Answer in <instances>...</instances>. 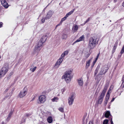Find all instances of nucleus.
Wrapping results in <instances>:
<instances>
[{"label":"nucleus","instance_id":"49","mask_svg":"<svg viewBox=\"0 0 124 124\" xmlns=\"http://www.w3.org/2000/svg\"><path fill=\"white\" fill-rule=\"evenodd\" d=\"M8 90V88H7L5 91V92H7V91Z\"/></svg>","mask_w":124,"mask_h":124},{"label":"nucleus","instance_id":"40","mask_svg":"<svg viewBox=\"0 0 124 124\" xmlns=\"http://www.w3.org/2000/svg\"><path fill=\"white\" fill-rule=\"evenodd\" d=\"M45 18H42L41 20V21L42 23H44L45 22Z\"/></svg>","mask_w":124,"mask_h":124},{"label":"nucleus","instance_id":"54","mask_svg":"<svg viewBox=\"0 0 124 124\" xmlns=\"http://www.w3.org/2000/svg\"><path fill=\"white\" fill-rule=\"evenodd\" d=\"M8 79L10 78L9 77H7Z\"/></svg>","mask_w":124,"mask_h":124},{"label":"nucleus","instance_id":"22","mask_svg":"<svg viewBox=\"0 0 124 124\" xmlns=\"http://www.w3.org/2000/svg\"><path fill=\"white\" fill-rule=\"evenodd\" d=\"M47 121L49 123H51L53 121V119L52 117L51 116H49L47 118Z\"/></svg>","mask_w":124,"mask_h":124},{"label":"nucleus","instance_id":"6","mask_svg":"<svg viewBox=\"0 0 124 124\" xmlns=\"http://www.w3.org/2000/svg\"><path fill=\"white\" fill-rule=\"evenodd\" d=\"M39 103H43L46 100V98L44 95H41L39 97Z\"/></svg>","mask_w":124,"mask_h":124},{"label":"nucleus","instance_id":"25","mask_svg":"<svg viewBox=\"0 0 124 124\" xmlns=\"http://www.w3.org/2000/svg\"><path fill=\"white\" fill-rule=\"evenodd\" d=\"M109 93H107L106 97L105 98V100L108 102V100L109 99Z\"/></svg>","mask_w":124,"mask_h":124},{"label":"nucleus","instance_id":"53","mask_svg":"<svg viewBox=\"0 0 124 124\" xmlns=\"http://www.w3.org/2000/svg\"><path fill=\"white\" fill-rule=\"evenodd\" d=\"M34 99H35V98H34V97L32 99V101H33V100H34Z\"/></svg>","mask_w":124,"mask_h":124},{"label":"nucleus","instance_id":"50","mask_svg":"<svg viewBox=\"0 0 124 124\" xmlns=\"http://www.w3.org/2000/svg\"><path fill=\"white\" fill-rule=\"evenodd\" d=\"M122 6L124 7V2L123 3Z\"/></svg>","mask_w":124,"mask_h":124},{"label":"nucleus","instance_id":"19","mask_svg":"<svg viewBox=\"0 0 124 124\" xmlns=\"http://www.w3.org/2000/svg\"><path fill=\"white\" fill-rule=\"evenodd\" d=\"M68 53V51H66L64 52L62 54L61 56V58H63L65 56L67 55Z\"/></svg>","mask_w":124,"mask_h":124},{"label":"nucleus","instance_id":"61","mask_svg":"<svg viewBox=\"0 0 124 124\" xmlns=\"http://www.w3.org/2000/svg\"><path fill=\"white\" fill-rule=\"evenodd\" d=\"M122 92L124 93V92H123V91H122Z\"/></svg>","mask_w":124,"mask_h":124},{"label":"nucleus","instance_id":"51","mask_svg":"<svg viewBox=\"0 0 124 124\" xmlns=\"http://www.w3.org/2000/svg\"><path fill=\"white\" fill-rule=\"evenodd\" d=\"M99 54H98V55H97V58H98V57H99Z\"/></svg>","mask_w":124,"mask_h":124},{"label":"nucleus","instance_id":"36","mask_svg":"<svg viewBox=\"0 0 124 124\" xmlns=\"http://www.w3.org/2000/svg\"><path fill=\"white\" fill-rule=\"evenodd\" d=\"M124 52V46H123V47L121 51V53L122 54H123Z\"/></svg>","mask_w":124,"mask_h":124},{"label":"nucleus","instance_id":"28","mask_svg":"<svg viewBox=\"0 0 124 124\" xmlns=\"http://www.w3.org/2000/svg\"><path fill=\"white\" fill-rule=\"evenodd\" d=\"M97 58H96L95 60L94 61H93V62L92 64V65H91V67L92 68H93V67L95 64V63L96 62V61L97 60Z\"/></svg>","mask_w":124,"mask_h":124},{"label":"nucleus","instance_id":"59","mask_svg":"<svg viewBox=\"0 0 124 124\" xmlns=\"http://www.w3.org/2000/svg\"><path fill=\"white\" fill-rule=\"evenodd\" d=\"M48 5H47V6H48Z\"/></svg>","mask_w":124,"mask_h":124},{"label":"nucleus","instance_id":"37","mask_svg":"<svg viewBox=\"0 0 124 124\" xmlns=\"http://www.w3.org/2000/svg\"><path fill=\"white\" fill-rule=\"evenodd\" d=\"M31 114H25L24 115V116L25 117H28L31 116Z\"/></svg>","mask_w":124,"mask_h":124},{"label":"nucleus","instance_id":"55","mask_svg":"<svg viewBox=\"0 0 124 124\" xmlns=\"http://www.w3.org/2000/svg\"><path fill=\"white\" fill-rule=\"evenodd\" d=\"M3 77V76H1V75H0V78H1V77Z\"/></svg>","mask_w":124,"mask_h":124},{"label":"nucleus","instance_id":"27","mask_svg":"<svg viewBox=\"0 0 124 124\" xmlns=\"http://www.w3.org/2000/svg\"><path fill=\"white\" fill-rule=\"evenodd\" d=\"M25 95V93H19L18 95V97L22 98L24 97Z\"/></svg>","mask_w":124,"mask_h":124},{"label":"nucleus","instance_id":"15","mask_svg":"<svg viewBox=\"0 0 124 124\" xmlns=\"http://www.w3.org/2000/svg\"><path fill=\"white\" fill-rule=\"evenodd\" d=\"M84 38V36L83 35L82 36L80 37L78 39H77L76 41H75L73 43V44L76 42H79L82 41L83 39Z\"/></svg>","mask_w":124,"mask_h":124},{"label":"nucleus","instance_id":"30","mask_svg":"<svg viewBox=\"0 0 124 124\" xmlns=\"http://www.w3.org/2000/svg\"><path fill=\"white\" fill-rule=\"evenodd\" d=\"M67 18V17H66L65 16L64 17L62 18L60 22L61 24L63 21L65 20Z\"/></svg>","mask_w":124,"mask_h":124},{"label":"nucleus","instance_id":"60","mask_svg":"<svg viewBox=\"0 0 124 124\" xmlns=\"http://www.w3.org/2000/svg\"><path fill=\"white\" fill-rule=\"evenodd\" d=\"M103 25H104V24H103Z\"/></svg>","mask_w":124,"mask_h":124},{"label":"nucleus","instance_id":"34","mask_svg":"<svg viewBox=\"0 0 124 124\" xmlns=\"http://www.w3.org/2000/svg\"><path fill=\"white\" fill-rule=\"evenodd\" d=\"M117 45H115L113 47V52H114L115 51V50L116 49V47H117Z\"/></svg>","mask_w":124,"mask_h":124},{"label":"nucleus","instance_id":"32","mask_svg":"<svg viewBox=\"0 0 124 124\" xmlns=\"http://www.w3.org/2000/svg\"><path fill=\"white\" fill-rule=\"evenodd\" d=\"M99 70V68L97 67L94 71V75H96L97 74Z\"/></svg>","mask_w":124,"mask_h":124},{"label":"nucleus","instance_id":"5","mask_svg":"<svg viewBox=\"0 0 124 124\" xmlns=\"http://www.w3.org/2000/svg\"><path fill=\"white\" fill-rule=\"evenodd\" d=\"M108 69V68L106 65H104L102 66L100 69L99 74L103 75L105 74L107 72Z\"/></svg>","mask_w":124,"mask_h":124},{"label":"nucleus","instance_id":"38","mask_svg":"<svg viewBox=\"0 0 124 124\" xmlns=\"http://www.w3.org/2000/svg\"><path fill=\"white\" fill-rule=\"evenodd\" d=\"M13 74V72H11L10 73H9L8 75V76L9 77H10Z\"/></svg>","mask_w":124,"mask_h":124},{"label":"nucleus","instance_id":"26","mask_svg":"<svg viewBox=\"0 0 124 124\" xmlns=\"http://www.w3.org/2000/svg\"><path fill=\"white\" fill-rule=\"evenodd\" d=\"M67 38V35L66 34H63L62 37V39L63 40H66Z\"/></svg>","mask_w":124,"mask_h":124},{"label":"nucleus","instance_id":"10","mask_svg":"<svg viewBox=\"0 0 124 124\" xmlns=\"http://www.w3.org/2000/svg\"><path fill=\"white\" fill-rule=\"evenodd\" d=\"M53 14L52 11L51 10L49 11L46 16L45 19L47 20L49 19L52 17Z\"/></svg>","mask_w":124,"mask_h":124},{"label":"nucleus","instance_id":"18","mask_svg":"<svg viewBox=\"0 0 124 124\" xmlns=\"http://www.w3.org/2000/svg\"><path fill=\"white\" fill-rule=\"evenodd\" d=\"M30 70L32 72H34L37 68L36 66L34 67L33 66H31L30 67Z\"/></svg>","mask_w":124,"mask_h":124},{"label":"nucleus","instance_id":"29","mask_svg":"<svg viewBox=\"0 0 124 124\" xmlns=\"http://www.w3.org/2000/svg\"><path fill=\"white\" fill-rule=\"evenodd\" d=\"M58 99L57 97H54L53 98L51 99L52 101L53 102L56 101Z\"/></svg>","mask_w":124,"mask_h":124},{"label":"nucleus","instance_id":"13","mask_svg":"<svg viewBox=\"0 0 124 124\" xmlns=\"http://www.w3.org/2000/svg\"><path fill=\"white\" fill-rule=\"evenodd\" d=\"M109 85L108 84H105L104 87L103 88L102 91V93H105L106 92L107 90L108 87Z\"/></svg>","mask_w":124,"mask_h":124},{"label":"nucleus","instance_id":"44","mask_svg":"<svg viewBox=\"0 0 124 124\" xmlns=\"http://www.w3.org/2000/svg\"><path fill=\"white\" fill-rule=\"evenodd\" d=\"M65 90V89L63 88L62 90V92H63Z\"/></svg>","mask_w":124,"mask_h":124},{"label":"nucleus","instance_id":"56","mask_svg":"<svg viewBox=\"0 0 124 124\" xmlns=\"http://www.w3.org/2000/svg\"><path fill=\"white\" fill-rule=\"evenodd\" d=\"M1 58V56L0 55V59Z\"/></svg>","mask_w":124,"mask_h":124},{"label":"nucleus","instance_id":"16","mask_svg":"<svg viewBox=\"0 0 124 124\" xmlns=\"http://www.w3.org/2000/svg\"><path fill=\"white\" fill-rule=\"evenodd\" d=\"M93 57H92L88 61H86V68H87L90 65V63L91 62V60H92Z\"/></svg>","mask_w":124,"mask_h":124},{"label":"nucleus","instance_id":"11","mask_svg":"<svg viewBox=\"0 0 124 124\" xmlns=\"http://www.w3.org/2000/svg\"><path fill=\"white\" fill-rule=\"evenodd\" d=\"M2 4L5 8H7L8 7V4L6 0H1Z\"/></svg>","mask_w":124,"mask_h":124},{"label":"nucleus","instance_id":"47","mask_svg":"<svg viewBox=\"0 0 124 124\" xmlns=\"http://www.w3.org/2000/svg\"><path fill=\"white\" fill-rule=\"evenodd\" d=\"M89 55H90V54H88L87 55H86V57H88L89 56Z\"/></svg>","mask_w":124,"mask_h":124},{"label":"nucleus","instance_id":"24","mask_svg":"<svg viewBox=\"0 0 124 124\" xmlns=\"http://www.w3.org/2000/svg\"><path fill=\"white\" fill-rule=\"evenodd\" d=\"M114 86L113 85H111L109 88L107 93H110L111 92V91L112 90Z\"/></svg>","mask_w":124,"mask_h":124},{"label":"nucleus","instance_id":"45","mask_svg":"<svg viewBox=\"0 0 124 124\" xmlns=\"http://www.w3.org/2000/svg\"><path fill=\"white\" fill-rule=\"evenodd\" d=\"M93 123L92 121H90L89 122V124H93Z\"/></svg>","mask_w":124,"mask_h":124},{"label":"nucleus","instance_id":"31","mask_svg":"<svg viewBox=\"0 0 124 124\" xmlns=\"http://www.w3.org/2000/svg\"><path fill=\"white\" fill-rule=\"evenodd\" d=\"M59 110L62 113H64V109L62 107H60L59 108Z\"/></svg>","mask_w":124,"mask_h":124},{"label":"nucleus","instance_id":"33","mask_svg":"<svg viewBox=\"0 0 124 124\" xmlns=\"http://www.w3.org/2000/svg\"><path fill=\"white\" fill-rule=\"evenodd\" d=\"M108 122V120L107 119L104 120L103 122V124H107Z\"/></svg>","mask_w":124,"mask_h":124},{"label":"nucleus","instance_id":"7","mask_svg":"<svg viewBox=\"0 0 124 124\" xmlns=\"http://www.w3.org/2000/svg\"><path fill=\"white\" fill-rule=\"evenodd\" d=\"M75 98L74 94H73L68 98V103L70 105H71L73 104Z\"/></svg>","mask_w":124,"mask_h":124},{"label":"nucleus","instance_id":"35","mask_svg":"<svg viewBox=\"0 0 124 124\" xmlns=\"http://www.w3.org/2000/svg\"><path fill=\"white\" fill-rule=\"evenodd\" d=\"M27 88L26 87H25L24 88V91L23 93H25L26 92H27Z\"/></svg>","mask_w":124,"mask_h":124},{"label":"nucleus","instance_id":"43","mask_svg":"<svg viewBox=\"0 0 124 124\" xmlns=\"http://www.w3.org/2000/svg\"><path fill=\"white\" fill-rule=\"evenodd\" d=\"M3 23L2 22H0V28L2 27V26Z\"/></svg>","mask_w":124,"mask_h":124},{"label":"nucleus","instance_id":"46","mask_svg":"<svg viewBox=\"0 0 124 124\" xmlns=\"http://www.w3.org/2000/svg\"><path fill=\"white\" fill-rule=\"evenodd\" d=\"M61 24V23H60H60L59 24H57V25H56V28L58 26L60 25Z\"/></svg>","mask_w":124,"mask_h":124},{"label":"nucleus","instance_id":"57","mask_svg":"<svg viewBox=\"0 0 124 124\" xmlns=\"http://www.w3.org/2000/svg\"><path fill=\"white\" fill-rule=\"evenodd\" d=\"M124 76H123V78H124Z\"/></svg>","mask_w":124,"mask_h":124},{"label":"nucleus","instance_id":"1","mask_svg":"<svg viewBox=\"0 0 124 124\" xmlns=\"http://www.w3.org/2000/svg\"><path fill=\"white\" fill-rule=\"evenodd\" d=\"M71 72L69 71H67L62 77V79H64L67 83H69L71 81Z\"/></svg>","mask_w":124,"mask_h":124},{"label":"nucleus","instance_id":"58","mask_svg":"<svg viewBox=\"0 0 124 124\" xmlns=\"http://www.w3.org/2000/svg\"><path fill=\"white\" fill-rule=\"evenodd\" d=\"M110 22H111V20H110Z\"/></svg>","mask_w":124,"mask_h":124},{"label":"nucleus","instance_id":"3","mask_svg":"<svg viewBox=\"0 0 124 124\" xmlns=\"http://www.w3.org/2000/svg\"><path fill=\"white\" fill-rule=\"evenodd\" d=\"M43 44V43L40 40L39 41L38 45L36 46L34 49V54H38V53L41 48Z\"/></svg>","mask_w":124,"mask_h":124},{"label":"nucleus","instance_id":"23","mask_svg":"<svg viewBox=\"0 0 124 124\" xmlns=\"http://www.w3.org/2000/svg\"><path fill=\"white\" fill-rule=\"evenodd\" d=\"M78 26L77 25H76L73 27V30L74 31H76L78 29Z\"/></svg>","mask_w":124,"mask_h":124},{"label":"nucleus","instance_id":"48","mask_svg":"<svg viewBox=\"0 0 124 124\" xmlns=\"http://www.w3.org/2000/svg\"><path fill=\"white\" fill-rule=\"evenodd\" d=\"M115 98H113L112 100H111V101L112 102L114 100Z\"/></svg>","mask_w":124,"mask_h":124},{"label":"nucleus","instance_id":"42","mask_svg":"<svg viewBox=\"0 0 124 124\" xmlns=\"http://www.w3.org/2000/svg\"><path fill=\"white\" fill-rule=\"evenodd\" d=\"M110 124H114L112 120V118H111L110 120Z\"/></svg>","mask_w":124,"mask_h":124},{"label":"nucleus","instance_id":"9","mask_svg":"<svg viewBox=\"0 0 124 124\" xmlns=\"http://www.w3.org/2000/svg\"><path fill=\"white\" fill-rule=\"evenodd\" d=\"M63 60V58L60 57L57 61L55 65V68H58L59 66L62 61Z\"/></svg>","mask_w":124,"mask_h":124},{"label":"nucleus","instance_id":"12","mask_svg":"<svg viewBox=\"0 0 124 124\" xmlns=\"http://www.w3.org/2000/svg\"><path fill=\"white\" fill-rule=\"evenodd\" d=\"M78 85L80 87L82 86L83 85V82L82 78H79L77 80Z\"/></svg>","mask_w":124,"mask_h":124},{"label":"nucleus","instance_id":"14","mask_svg":"<svg viewBox=\"0 0 124 124\" xmlns=\"http://www.w3.org/2000/svg\"><path fill=\"white\" fill-rule=\"evenodd\" d=\"M47 38L46 35H44L42 36L40 40L44 43L46 41Z\"/></svg>","mask_w":124,"mask_h":124},{"label":"nucleus","instance_id":"52","mask_svg":"<svg viewBox=\"0 0 124 124\" xmlns=\"http://www.w3.org/2000/svg\"><path fill=\"white\" fill-rule=\"evenodd\" d=\"M116 0H114V2H116Z\"/></svg>","mask_w":124,"mask_h":124},{"label":"nucleus","instance_id":"2","mask_svg":"<svg viewBox=\"0 0 124 124\" xmlns=\"http://www.w3.org/2000/svg\"><path fill=\"white\" fill-rule=\"evenodd\" d=\"M96 39L94 37H91L89 39L88 47L90 49H93L95 46Z\"/></svg>","mask_w":124,"mask_h":124},{"label":"nucleus","instance_id":"39","mask_svg":"<svg viewBox=\"0 0 124 124\" xmlns=\"http://www.w3.org/2000/svg\"><path fill=\"white\" fill-rule=\"evenodd\" d=\"M90 20V18H88V19H87V20L85 21V23H84V24H85L86 23H87V22H89V21Z\"/></svg>","mask_w":124,"mask_h":124},{"label":"nucleus","instance_id":"17","mask_svg":"<svg viewBox=\"0 0 124 124\" xmlns=\"http://www.w3.org/2000/svg\"><path fill=\"white\" fill-rule=\"evenodd\" d=\"M13 112L12 111L10 112L9 113L8 116L6 119V121H7V122H8L9 120L11 118V116Z\"/></svg>","mask_w":124,"mask_h":124},{"label":"nucleus","instance_id":"41","mask_svg":"<svg viewBox=\"0 0 124 124\" xmlns=\"http://www.w3.org/2000/svg\"><path fill=\"white\" fill-rule=\"evenodd\" d=\"M108 102V101H104V104H105V105H106V104H107Z\"/></svg>","mask_w":124,"mask_h":124},{"label":"nucleus","instance_id":"8","mask_svg":"<svg viewBox=\"0 0 124 124\" xmlns=\"http://www.w3.org/2000/svg\"><path fill=\"white\" fill-rule=\"evenodd\" d=\"M105 96V93H101L100 96L98 97V104H101L102 102L103 98Z\"/></svg>","mask_w":124,"mask_h":124},{"label":"nucleus","instance_id":"21","mask_svg":"<svg viewBox=\"0 0 124 124\" xmlns=\"http://www.w3.org/2000/svg\"><path fill=\"white\" fill-rule=\"evenodd\" d=\"M74 9H73L71 11L67 13L65 16L67 18L71 14L74 12Z\"/></svg>","mask_w":124,"mask_h":124},{"label":"nucleus","instance_id":"4","mask_svg":"<svg viewBox=\"0 0 124 124\" xmlns=\"http://www.w3.org/2000/svg\"><path fill=\"white\" fill-rule=\"evenodd\" d=\"M8 66L7 64H5L1 69L0 71V75L3 76L8 71Z\"/></svg>","mask_w":124,"mask_h":124},{"label":"nucleus","instance_id":"20","mask_svg":"<svg viewBox=\"0 0 124 124\" xmlns=\"http://www.w3.org/2000/svg\"><path fill=\"white\" fill-rule=\"evenodd\" d=\"M110 115V112L109 111H107L105 113L104 115L106 118H108Z\"/></svg>","mask_w":124,"mask_h":124}]
</instances>
